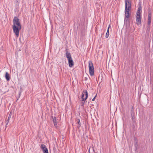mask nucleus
Segmentation results:
<instances>
[{"label": "nucleus", "instance_id": "nucleus-1", "mask_svg": "<svg viewBox=\"0 0 153 153\" xmlns=\"http://www.w3.org/2000/svg\"><path fill=\"white\" fill-rule=\"evenodd\" d=\"M125 17L129 18L131 14L129 13V11L131 9V0H125Z\"/></svg>", "mask_w": 153, "mask_h": 153}, {"label": "nucleus", "instance_id": "nucleus-2", "mask_svg": "<svg viewBox=\"0 0 153 153\" xmlns=\"http://www.w3.org/2000/svg\"><path fill=\"white\" fill-rule=\"evenodd\" d=\"M88 67L90 74L91 76H92L94 75V68L92 61L89 62Z\"/></svg>", "mask_w": 153, "mask_h": 153}, {"label": "nucleus", "instance_id": "nucleus-3", "mask_svg": "<svg viewBox=\"0 0 153 153\" xmlns=\"http://www.w3.org/2000/svg\"><path fill=\"white\" fill-rule=\"evenodd\" d=\"M13 28L14 33H15L16 37H18L19 36V31L21 29V26H17L15 25H13Z\"/></svg>", "mask_w": 153, "mask_h": 153}, {"label": "nucleus", "instance_id": "nucleus-4", "mask_svg": "<svg viewBox=\"0 0 153 153\" xmlns=\"http://www.w3.org/2000/svg\"><path fill=\"white\" fill-rule=\"evenodd\" d=\"M13 25L17 26H21L19 19L16 16L14 17L13 20Z\"/></svg>", "mask_w": 153, "mask_h": 153}, {"label": "nucleus", "instance_id": "nucleus-5", "mask_svg": "<svg viewBox=\"0 0 153 153\" xmlns=\"http://www.w3.org/2000/svg\"><path fill=\"white\" fill-rule=\"evenodd\" d=\"M88 95L87 91L86 90L84 91L82 94L81 98L82 99V101L85 102L87 99Z\"/></svg>", "mask_w": 153, "mask_h": 153}, {"label": "nucleus", "instance_id": "nucleus-6", "mask_svg": "<svg viewBox=\"0 0 153 153\" xmlns=\"http://www.w3.org/2000/svg\"><path fill=\"white\" fill-rule=\"evenodd\" d=\"M136 23L137 25H140L141 23V16L140 15H138L136 14Z\"/></svg>", "mask_w": 153, "mask_h": 153}, {"label": "nucleus", "instance_id": "nucleus-7", "mask_svg": "<svg viewBox=\"0 0 153 153\" xmlns=\"http://www.w3.org/2000/svg\"><path fill=\"white\" fill-rule=\"evenodd\" d=\"M40 148L42 150L43 153H48V149L45 145L42 144L40 146Z\"/></svg>", "mask_w": 153, "mask_h": 153}, {"label": "nucleus", "instance_id": "nucleus-8", "mask_svg": "<svg viewBox=\"0 0 153 153\" xmlns=\"http://www.w3.org/2000/svg\"><path fill=\"white\" fill-rule=\"evenodd\" d=\"M151 12H148L147 24L148 25H150L151 23Z\"/></svg>", "mask_w": 153, "mask_h": 153}, {"label": "nucleus", "instance_id": "nucleus-9", "mask_svg": "<svg viewBox=\"0 0 153 153\" xmlns=\"http://www.w3.org/2000/svg\"><path fill=\"white\" fill-rule=\"evenodd\" d=\"M65 56L68 59V61L72 59L70 53L68 52V51L66 52Z\"/></svg>", "mask_w": 153, "mask_h": 153}, {"label": "nucleus", "instance_id": "nucleus-10", "mask_svg": "<svg viewBox=\"0 0 153 153\" xmlns=\"http://www.w3.org/2000/svg\"><path fill=\"white\" fill-rule=\"evenodd\" d=\"M69 66L70 67H72L74 65V63L72 59L68 60Z\"/></svg>", "mask_w": 153, "mask_h": 153}, {"label": "nucleus", "instance_id": "nucleus-11", "mask_svg": "<svg viewBox=\"0 0 153 153\" xmlns=\"http://www.w3.org/2000/svg\"><path fill=\"white\" fill-rule=\"evenodd\" d=\"M5 77L7 81H9L10 79V77L9 74L7 72L5 73Z\"/></svg>", "mask_w": 153, "mask_h": 153}, {"label": "nucleus", "instance_id": "nucleus-12", "mask_svg": "<svg viewBox=\"0 0 153 153\" xmlns=\"http://www.w3.org/2000/svg\"><path fill=\"white\" fill-rule=\"evenodd\" d=\"M124 22V23H125L126 24H129L130 20L129 19V18H127L126 17H125Z\"/></svg>", "mask_w": 153, "mask_h": 153}, {"label": "nucleus", "instance_id": "nucleus-13", "mask_svg": "<svg viewBox=\"0 0 153 153\" xmlns=\"http://www.w3.org/2000/svg\"><path fill=\"white\" fill-rule=\"evenodd\" d=\"M12 113L11 112H10V114L9 115V117H8V119H7V121H6V124L7 125L8 124V123H9V120H10V118L11 117V116H12Z\"/></svg>", "mask_w": 153, "mask_h": 153}, {"label": "nucleus", "instance_id": "nucleus-14", "mask_svg": "<svg viewBox=\"0 0 153 153\" xmlns=\"http://www.w3.org/2000/svg\"><path fill=\"white\" fill-rule=\"evenodd\" d=\"M109 28H110V25H109L108 27L107 31V32L106 33V35H105V37L106 38H108V37L109 36Z\"/></svg>", "mask_w": 153, "mask_h": 153}, {"label": "nucleus", "instance_id": "nucleus-15", "mask_svg": "<svg viewBox=\"0 0 153 153\" xmlns=\"http://www.w3.org/2000/svg\"><path fill=\"white\" fill-rule=\"evenodd\" d=\"M142 7L140 6L138 8L136 14H138V15H140L141 13L140 11L141 10Z\"/></svg>", "mask_w": 153, "mask_h": 153}, {"label": "nucleus", "instance_id": "nucleus-16", "mask_svg": "<svg viewBox=\"0 0 153 153\" xmlns=\"http://www.w3.org/2000/svg\"><path fill=\"white\" fill-rule=\"evenodd\" d=\"M76 121L77 123H78L79 126H78V127L79 128V127L81 126V123L80 122V120L79 119H77L76 120Z\"/></svg>", "mask_w": 153, "mask_h": 153}, {"label": "nucleus", "instance_id": "nucleus-17", "mask_svg": "<svg viewBox=\"0 0 153 153\" xmlns=\"http://www.w3.org/2000/svg\"><path fill=\"white\" fill-rule=\"evenodd\" d=\"M134 111H133L131 113V118L132 119V120H134Z\"/></svg>", "mask_w": 153, "mask_h": 153}, {"label": "nucleus", "instance_id": "nucleus-18", "mask_svg": "<svg viewBox=\"0 0 153 153\" xmlns=\"http://www.w3.org/2000/svg\"><path fill=\"white\" fill-rule=\"evenodd\" d=\"M150 30V25H148V26H147V30L146 32L148 31V32H149Z\"/></svg>", "mask_w": 153, "mask_h": 153}, {"label": "nucleus", "instance_id": "nucleus-19", "mask_svg": "<svg viewBox=\"0 0 153 153\" xmlns=\"http://www.w3.org/2000/svg\"><path fill=\"white\" fill-rule=\"evenodd\" d=\"M52 118L53 120V122L56 121V118L55 117L52 116Z\"/></svg>", "mask_w": 153, "mask_h": 153}, {"label": "nucleus", "instance_id": "nucleus-20", "mask_svg": "<svg viewBox=\"0 0 153 153\" xmlns=\"http://www.w3.org/2000/svg\"><path fill=\"white\" fill-rule=\"evenodd\" d=\"M134 139L135 141V142H136V144H137V138L135 137V136H134Z\"/></svg>", "mask_w": 153, "mask_h": 153}, {"label": "nucleus", "instance_id": "nucleus-21", "mask_svg": "<svg viewBox=\"0 0 153 153\" xmlns=\"http://www.w3.org/2000/svg\"><path fill=\"white\" fill-rule=\"evenodd\" d=\"M53 122L55 126L56 127H57V126L56 121H55V122L54 121Z\"/></svg>", "mask_w": 153, "mask_h": 153}, {"label": "nucleus", "instance_id": "nucleus-22", "mask_svg": "<svg viewBox=\"0 0 153 153\" xmlns=\"http://www.w3.org/2000/svg\"><path fill=\"white\" fill-rule=\"evenodd\" d=\"M150 84H151V87H152V89H153V82H152L151 80V81H150Z\"/></svg>", "mask_w": 153, "mask_h": 153}, {"label": "nucleus", "instance_id": "nucleus-23", "mask_svg": "<svg viewBox=\"0 0 153 153\" xmlns=\"http://www.w3.org/2000/svg\"><path fill=\"white\" fill-rule=\"evenodd\" d=\"M88 77H89L87 75V77H84V80H85V81L87 80L88 79Z\"/></svg>", "mask_w": 153, "mask_h": 153}, {"label": "nucleus", "instance_id": "nucleus-24", "mask_svg": "<svg viewBox=\"0 0 153 153\" xmlns=\"http://www.w3.org/2000/svg\"><path fill=\"white\" fill-rule=\"evenodd\" d=\"M97 94H96V95L92 99V101H94L95 100V98L97 97Z\"/></svg>", "mask_w": 153, "mask_h": 153}, {"label": "nucleus", "instance_id": "nucleus-25", "mask_svg": "<svg viewBox=\"0 0 153 153\" xmlns=\"http://www.w3.org/2000/svg\"><path fill=\"white\" fill-rule=\"evenodd\" d=\"M80 105H81V106H83V105H84V103L83 102H82L81 103Z\"/></svg>", "mask_w": 153, "mask_h": 153}, {"label": "nucleus", "instance_id": "nucleus-26", "mask_svg": "<svg viewBox=\"0 0 153 153\" xmlns=\"http://www.w3.org/2000/svg\"><path fill=\"white\" fill-rule=\"evenodd\" d=\"M135 146H136V145H137V144H136V142H135Z\"/></svg>", "mask_w": 153, "mask_h": 153}, {"label": "nucleus", "instance_id": "nucleus-27", "mask_svg": "<svg viewBox=\"0 0 153 153\" xmlns=\"http://www.w3.org/2000/svg\"><path fill=\"white\" fill-rule=\"evenodd\" d=\"M93 152H94V149H93Z\"/></svg>", "mask_w": 153, "mask_h": 153}, {"label": "nucleus", "instance_id": "nucleus-28", "mask_svg": "<svg viewBox=\"0 0 153 153\" xmlns=\"http://www.w3.org/2000/svg\"><path fill=\"white\" fill-rule=\"evenodd\" d=\"M21 93V92H20V93H19V95H20Z\"/></svg>", "mask_w": 153, "mask_h": 153}]
</instances>
